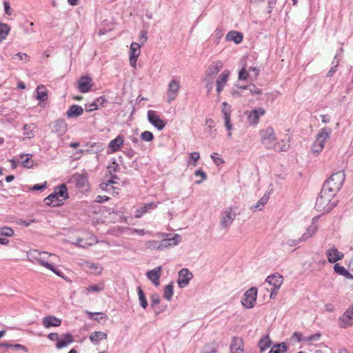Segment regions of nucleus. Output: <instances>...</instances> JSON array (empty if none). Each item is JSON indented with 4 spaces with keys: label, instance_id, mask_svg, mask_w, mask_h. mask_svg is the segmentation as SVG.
Returning <instances> with one entry per match:
<instances>
[{
    "label": "nucleus",
    "instance_id": "nucleus-28",
    "mask_svg": "<svg viewBox=\"0 0 353 353\" xmlns=\"http://www.w3.org/2000/svg\"><path fill=\"white\" fill-rule=\"evenodd\" d=\"M123 144V138L122 136L119 135L109 143L108 147L112 152H114L119 151Z\"/></svg>",
    "mask_w": 353,
    "mask_h": 353
},
{
    "label": "nucleus",
    "instance_id": "nucleus-61",
    "mask_svg": "<svg viewBox=\"0 0 353 353\" xmlns=\"http://www.w3.org/2000/svg\"><path fill=\"white\" fill-rule=\"evenodd\" d=\"M216 155H217V153H213L212 154L210 155L211 158L212 159L214 163L216 165H219L221 163H224V161L223 160V159L219 158V157H216Z\"/></svg>",
    "mask_w": 353,
    "mask_h": 353
},
{
    "label": "nucleus",
    "instance_id": "nucleus-51",
    "mask_svg": "<svg viewBox=\"0 0 353 353\" xmlns=\"http://www.w3.org/2000/svg\"><path fill=\"white\" fill-rule=\"evenodd\" d=\"M195 176H201V179L200 180H197L195 181V183L196 184H201L203 181L206 180L207 175L205 172H203L202 170H196L194 172Z\"/></svg>",
    "mask_w": 353,
    "mask_h": 353
},
{
    "label": "nucleus",
    "instance_id": "nucleus-38",
    "mask_svg": "<svg viewBox=\"0 0 353 353\" xmlns=\"http://www.w3.org/2000/svg\"><path fill=\"white\" fill-rule=\"evenodd\" d=\"M34 128H35V125L34 123L25 124L23 127V130L24 131L23 134L28 139L33 138L34 137V133L33 132Z\"/></svg>",
    "mask_w": 353,
    "mask_h": 353
},
{
    "label": "nucleus",
    "instance_id": "nucleus-63",
    "mask_svg": "<svg viewBox=\"0 0 353 353\" xmlns=\"http://www.w3.org/2000/svg\"><path fill=\"white\" fill-rule=\"evenodd\" d=\"M199 158H200V154L199 152H192L190 154V159L193 161V163H192V165H195L196 163L199 159Z\"/></svg>",
    "mask_w": 353,
    "mask_h": 353
},
{
    "label": "nucleus",
    "instance_id": "nucleus-24",
    "mask_svg": "<svg viewBox=\"0 0 353 353\" xmlns=\"http://www.w3.org/2000/svg\"><path fill=\"white\" fill-rule=\"evenodd\" d=\"M67 124L63 119H59L54 121V132L59 136H62L67 131Z\"/></svg>",
    "mask_w": 353,
    "mask_h": 353
},
{
    "label": "nucleus",
    "instance_id": "nucleus-55",
    "mask_svg": "<svg viewBox=\"0 0 353 353\" xmlns=\"http://www.w3.org/2000/svg\"><path fill=\"white\" fill-rule=\"evenodd\" d=\"M150 299H151L150 305L152 308H154L156 307V305H157L160 303V299H159V296L158 294H152L150 296Z\"/></svg>",
    "mask_w": 353,
    "mask_h": 353
},
{
    "label": "nucleus",
    "instance_id": "nucleus-30",
    "mask_svg": "<svg viewBox=\"0 0 353 353\" xmlns=\"http://www.w3.org/2000/svg\"><path fill=\"white\" fill-rule=\"evenodd\" d=\"M54 192L59 198H62V202L68 198V188L65 183L58 185Z\"/></svg>",
    "mask_w": 353,
    "mask_h": 353
},
{
    "label": "nucleus",
    "instance_id": "nucleus-9",
    "mask_svg": "<svg viewBox=\"0 0 353 353\" xmlns=\"http://www.w3.org/2000/svg\"><path fill=\"white\" fill-rule=\"evenodd\" d=\"M331 134L332 129L329 127H325L319 131L315 140V143H318L319 150H322L325 141L330 137Z\"/></svg>",
    "mask_w": 353,
    "mask_h": 353
},
{
    "label": "nucleus",
    "instance_id": "nucleus-17",
    "mask_svg": "<svg viewBox=\"0 0 353 353\" xmlns=\"http://www.w3.org/2000/svg\"><path fill=\"white\" fill-rule=\"evenodd\" d=\"M232 209L233 208L230 207L226 209L225 211L223 213L221 221V227L225 228L231 225L233 222L236 214L232 213Z\"/></svg>",
    "mask_w": 353,
    "mask_h": 353
},
{
    "label": "nucleus",
    "instance_id": "nucleus-41",
    "mask_svg": "<svg viewBox=\"0 0 353 353\" xmlns=\"http://www.w3.org/2000/svg\"><path fill=\"white\" fill-rule=\"evenodd\" d=\"M114 183H116L115 181L108 179L106 182L100 183L99 187L103 191L111 193L112 189H113V184Z\"/></svg>",
    "mask_w": 353,
    "mask_h": 353
},
{
    "label": "nucleus",
    "instance_id": "nucleus-42",
    "mask_svg": "<svg viewBox=\"0 0 353 353\" xmlns=\"http://www.w3.org/2000/svg\"><path fill=\"white\" fill-rule=\"evenodd\" d=\"M141 45L138 43L133 42L131 43L130 49V57H139L140 54Z\"/></svg>",
    "mask_w": 353,
    "mask_h": 353
},
{
    "label": "nucleus",
    "instance_id": "nucleus-32",
    "mask_svg": "<svg viewBox=\"0 0 353 353\" xmlns=\"http://www.w3.org/2000/svg\"><path fill=\"white\" fill-rule=\"evenodd\" d=\"M37 96L36 99L39 102H44L48 99V92L46 90V87L43 85H39L37 86Z\"/></svg>",
    "mask_w": 353,
    "mask_h": 353
},
{
    "label": "nucleus",
    "instance_id": "nucleus-5",
    "mask_svg": "<svg viewBox=\"0 0 353 353\" xmlns=\"http://www.w3.org/2000/svg\"><path fill=\"white\" fill-rule=\"evenodd\" d=\"M221 112L223 115L224 119V125L228 132V137L229 138L231 137L232 133L231 130H232V124L231 123V113H232V107L227 102L224 101L222 103Z\"/></svg>",
    "mask_w": 353,
    "mask_h": 353
},
{
    "label": "nucleus",
    "instance_id": "nucleus-45",
    "mask_svg": "<svg viewBox=\"0 0 353 353\" xmlns=\"http://www.w3.org/2000/svg\"><path fill=\"white\" fill-rule=\"evenodd\" d=\"M14 230L12 228L8 226H3L0 228V235L6 237H10L14 235Z\"/></svg>",
    "mask_w": 353,
    "mask_h": 353
},
{
    "label": "nucleus",
    "instance_id": "nucleus-62",
    "mask_svg": "<svg viewBox=\"0 0 353 353\" xmlns=\"http://www.w3.org/2000/svg\"><path fill=\"white\" fill-rule=\"evenodd\" d=\"M250 91L252 94H261L262 90L258 88L255 85L252 84L251 87H250Z\"/></svg>",
    "mask_w": 353,
    "mask_h": 353
},
{
    "label": "nucleus",
    "instance_id": "nucleus-53",
    "mask_svg": "<svg viewBox=\"0 0 353 353\" xmlns=\"http://www.w3.org/2000/svg\"><path fill=\"white\" fill-rule=\"evenodd\" d=\"M249 77L248 71L246 70L245 67H243L239 71V79L241 81L246 80Z\"/></svg>",
    "mask_w": 353,
    "mask_h": 353
},
{
    "label": "nucleus",
    "instance_id": "nucleus-49",
    "mask_svg": "<svg viewBox=\"0 0 353 353\" xmlns=\"http://www.w3.org/2000/svg\"><path fill=\"white\" fill-rule=\"evenodd\" d=\"M259 117L256 115V113L252 110L248 116V121L252 125L257 123L259 122Z\"/></svg>",
    "mask_w": 353,
    "mask_h": 353
},
{
    "label": "nucleus",
    "instance_id": "nucleus-8",
    "mask_svg": "<svg viewBox=\"0 0 353 353\" xmlns=\"http://www.w3.org/2000/svg\"><path fill=\"white\" fill-rule=\"evenodd\" d=\"M148 119L159 131L162 130L166 125V122L161 119L154 110L148 111Z\"/></svg>",
    "mask_w": 353,
    "mask_h": 353
},
{
    "label": "nucleus",
    "instance_id": "nucleus-46",
    "mask_svg": "<svg viewBox=\"0 0 353 353\" xmlns=\"http://www.w3.org/2000/svg\"><path fill=\"white\" fill-rule=\"evenodd\" d=\"M32 157L31 154H21L20 158L22 159L21 164L24 168H30L32 165H29V160Z\"/></svg>",
    "mask_w": 353,
    "mask_h": 353
},
{
    "label": "nucleus",
    "instance_id": "nucleus-21",
    "mask_svg": "<svg viewBox=\"0 0 353 353\" xmlns=\"http://www.w3.org/2000/svg\"><path fill=\"white\" fill-rule=\"evenodd\" d=\"M73 341L74 339L72 335L70 333H66L59 338L58 342L56 343V347L57 349L65 347Z\"/></svg>",
    "mask_w": 353,
    "mask_h": 353
},
{
    "label": "nucleus",
    "instance_id": "nucleus-19",
    "mask_svg": "<svg viewBox=\"0 0 353 353\" xmlns=\"http://www.w3.org/2000/svg\"><path fill=\"white\" fill-rule=\"evenodd\" d=\"M231 353H243V341L240 337L232 338L230 345Z\"/></svg>",
    "mask_w": 353,
    "mask_h": 353
},
{
    "label": "nucleus",
    "instance_id": "nucleus-7",
    "mask_svg": "<svg viewBox=\"0 0 353 353\" xmlns=\"http://www.w3.org/2000/svg\"><path fill=\"white\" fill-rule=\"evenodd\" d=\"M339 325L347 328L353 325V305H350L339 319Z\"/></svg>",
    "mask_w": 353,
    "mask_h": 353
},
{
    "label": "nucleus",
    "instance_id": "nucleus-39",
    "mask_svg": "<svg viewBox=\"0 0 353 353\" xmlns=\"http://www.w3.org/2000/svg\"><path fill=\"white\" fill-rule=\"evenodd\" d=\"M174 285L172 283L168 284L164 288L163 298L168 301H170L174 294Z\"/></svg>",
    "mask_w": 353,
    "mask_h": 353
},
{
    "label": "nucleus",
    "instance_id": "nucleus-2",
    "mask_svg": "<svg viewBox=\"0 0 353 353\" xmlns=\"http://www.w3.org/2000/svg\"><path fill=\"white\" fill-rule=\"evenodd\" d=\"M324 192H323V188L322 187L316 201L315 208L319 212L324 211L331 200L335 196L333 195V193H330L327 190H325Z\"/></svg>",
    "mask_w": 353,
    "mask_h": 353
},
{
    "label": "nucleus",
    "instance_id": "nucleus-6",
    "mask_svg": "<svg viewBox=\"0 0 353 353\" xmlns=\"http://www.w3.org/2000/svg\"><path fill=\"white\" fill-rule=\"evenodd\" d=\"M261 141L267 148H273L276 141V135L272 127H268L265 130L261 132Z\"/></svg>",
    "mask_w": 353,
    "mask_h": 353
},
{
    "label": "nucleus",
    "instance_id": "nucleus-47",
    "mask_svg": "<svg viewBox=\"0 0 353 353\" xmlns=\"http://www.w3.org/2000/svg\"><path fill=\"white\" fill-rule=\"evenodd\" d=\"M217 352V345L215 343H212L211 345H207L203 347L201 353H216Z\"/></svg>",
    "mask_w": 353,
    "mask_h": 353
},
{
    "label": "nucleus",
    "instance_id": "nucleus-10",
    "mask_svg": "<svg viewBox=\"0 0 353 353\" xmlns=\"http://www.w3.org/2000/svg\"><path fill=\"white\" fill-rule=\"evenodd\" d=\"M192 277L193 274L188 269L183 268L179 272V277L177 279L179 287L181 288L186 287L189 284Z\"/></svg>",
    "mask_w": 353,
    "mask_h": 353
},
{
    "label": "nucleus",
    "instance_id": "nucleus-26",
    "mask_svg": "<svg viewBox=\"0 0 353 353\" xmlns=\"http://www.w3.org/2000/svg\"><path fill=\"white\" fill-rule=\"evenodd\" d=\"M243 35L241 32L235 30L230 31L225 37L227 41H232L236 44L241 43L243 41Z\"/></svg>",
    "mask_w": 353,
    "mask_h": 353
},
{
    "label": "nucleus",
    "instance_id": "nucleus-14",
    "mask_svg": "<svg viewBox=\"0 0 353 353\" xmlns=\"http://www.w3.org/2000/svg\"><path fill=\"white\" fill-rule=\"evenodd\" d=\"M326 256L327 258V261L330 263H334L338 261L341 260L344 254L343 252H339L336 248L332 247L325 252Z\"/></svg>",
    "mask_w": 353,
    "mask_h": 353
},
{
    "label": "nucleus",
    "instance_id": "nucleus-33",
    "mask_svg": "<svg viewBox=\"0 0 353 353\" xmlns=\"http://www.w3.org/2000/svg\"><path fill=\"white\" fill-rule=\"evenodd\" d=\"M107 336H108L105 332L101 331H96L90 334V340L94 345H97L99 343L100 341L103 339H106Z\"/></svg>",
    "mask_w": 353,
    "mask_h": 353
},
{
    "label": "nucleus",
    "instance_id": "nucleus-18",
    "mask_svg": "<svg viewBox=\"0 0 353 353\" xmlns=\"http://www.w3.org/2000/svg\"><path fill=\"white\" fill-rule=\"evenodd\" d=\"M265 281L273 287H275L276 290L280 289L283 282V277L279 273H274L272 275L268 276Z\"/></svg>",
    "mask_w": 353,
    "mask_h": 353
},
{
    "label": "nucleus",
    "instance_id": "nucleus-3",
    "mask_svg": "<svg viewBox=\"0 0 353 353\" xmlns=\"http://www.w3.org/2000/svg\"><path fill=\"white\" fill-rule=\"evenodd\" d=\"M257 289L251 288L248 290L241 299V303L243 306L248 309L254 307L256 301Z\"/></svg>",
    "mask_w": 353,
    "mask_h": 353
},
{
    "label": "nucleus",
    "instance_id": "nucleus-64",
    "mask_svg": "<svg viewBox=\"0 0 353 353\" xmlns=\"http://www.w3.org/2000/svg\"><path fill=\"white\" fill-rule=\"evenodd\" d=\"M109 199H110V197L108 196L98 195L95 199V201L97 203H103L105 201H108Z\"/></svg>",
    "mask_w": 353,
    "mask_h": 353
},
{
    "label": "nucleus",
    "instance_id": "nucleus-31",
    "mask_svg": "<svg viewBox=\"0 0 353 353\" xmlns=\"http://www.w3.org/2000/svg\"><path fill=\"white\" fill-rule=\"evenodd\" d=\"M272 344V340L270 339L269 334L263 336L258 343V346L261 352L265 351Z\"/></svg>",
    "mask_w": 353,
    "mask_h": 353
},
{
    "label": "nucleus",
    "instance_id": "nucleus-12",
    "mask_svg": "<svg viewBox=\"0 0 353 353\" xmlns=\"http://www.w3.org/2000/svg\"><path fill=\"white\" fill-rule=\"evenodd\" d=\"M92 79L88 75L82 76L77 82V88L80 92L86 93L88 92L92 87Z\"/></svg>",
    "mask_w": 353,
    "mask_h": 353
},
{
    "label": "nucleus",
    "instance_id": "nucleus-48",
    "mask_svg": "<svg viewBox=\"0 0 353 353\" xmlns=\"http://www.w3.org/2000/svg\"><path fill=\"white\" fill-rule=\"evenodd\" d=\"M87 267L90 270L94 271L95 274H100L102 272V267L99 264H96L93 263H87Z\"/></svg>",
    "mask_w": 353,
    "mask_h": 353
},
{
    "label": "nucleus",
    "instance_id": "nucleus-20",
    "mask_svg": "<svg viewBox=\"0 0 353 353\" xmlns=\"http://www.w3.org/2000/svg\"><path fill=\"white\" fill-rule=\"evenodd\" d=\"M230 74L229 70H224L221 72V74L218 77L216 84V92L219 94L223 89L225 85L228 81V77Z\"/></svg>",
    "mask_w": 353,
    "mask_h": 353
},
{
    "label": "nucleus",
    "instance_id": "nucleus-22",
    "mask_svg": "<svg viewBox=\"0 0 353 353\" xmlns=\"http://www.w3.org/2000/svg\"><path fill=\"white\" fill-rule=\"evenodd\" d=\"M42 323L46 328L59 327L61 324V320L54 316H47L43 319Z\"/></svg>",
    "mask_w": 353,
    "mask_h": 353
},
{
    "label": "nucleus",
    "instance_id": "nucleus-16",
    "mask_svg": "<svg viewBox=\"0 0 353 353\" xmlns=\"http://www.w3.org/2000/svg\"><path fill=\"white\" fill-rule=\"evenodd\" d=\"M181 241V237L179 234H174L172 238L164 239L161 241V244L157 247V250H163V248L174 246Z\"/></svg>",
    "mask_w": 353,
    "mask_h": 353
},
{
    "label": "nucleus",
    "instance_id": "nucleus-1",
    "mask_svg": "<svg viewBox=\"0 0 353 353\" xmlns=\"http://www.w3.org/2000/svg\"><path fill=\"white\" fill-rule=\"evenodd\" d=\"M345 179L344 171H338L332 174L323 184V192L327 190L335 196L341 190Z\"/></svg>",
    "mask_w": 353,
    "mask_h": 353
},
{
    "label": "nucleus",
    "instance_id": "nucleus-59",
    "mask_svg": "<svg viewBox=\"0 0 353 353\" xmlns=\"http://www.w3.org/2000/svg\"><path fill=\"white\" fill-rule=\"evenodd\" d=\"M98 107H103L108 103L107 99L104 96H101L95 100Z\"/></svg>",
    "mask_w": 353,
    "mask_h": 353
},
{
    "label": "nucleus",
    "instance_id": "nucleus-56",
    "mask_svg": "<svg viewBox=\"0 0 353 353\" xmlns=\"http://www.w3.org/2000/svg\"><path fill=\"white\" fill-rule=\"evenodd\" d=\"M345 270L346 269L343 266L340 265L339 263H335L334 265V271L339 275L343 276Z\"/></svg>",
    "mask_w": 353,
    "mask_h": 353
},
{
    "label": "nucleus",
    "instance_id": "nucleus-40",
    "mask_svg": "<svg viewBox=\"0 0 353 353\" xmlns=\"http://www.w3.org/2000/svg\"><path fill=\"white\" fill-rule=\"evenodd\" d=\"M10 28L6 23H0V43L6 39Z\"/></svg>",
    "mask_w": 353,
    "mask_h": 353
},
{
    "label": "nucleus",
    "instance_id": "nucleus-60",
    "mask_svg": "<svg viewBox=\"0 0 353 353\" xmlns=\"http://www.w3.org/2000/svg\"><path fill=\"white\" fill-rule=\"evenodd\" d=\"M338 203H339L338 201H334L331 203H330L327 205V207L325 208L323 213H329L333 208L336 207V205H338Z\"/></svg>",
    "mask_w": 353,
    "mask_h": 353
},
{
    "label": "nucleus",
    "instance_id": "nucleus-27",
    "mask_svg": "<svg viewBox=\"0 0 353 353\" xmlns=\"http://www.w3.org/2000/svg\"><path fill=\"white\" fill-rule=\"evenodd\" d=\"M85 146L88 148L86 150L88 153L97 154L104 149V144L99 142H89Z\"/></svg>",
    "mask_w": 353,
    "mask_h": 353
},
{
    "label": "nucleus",
    "instance_id": "nucleus-4",
    "mask_svg": "<svg viewBox=\"0 0 353 353\" xmlns=\"http://www.w3.org/2000/svg\"><path fill=\"white\" fill-rule=\"evenodd\" d=\"M48 252H40L37 250H32L27 252V257L28 260L32 262L37 261L41 265L46 267V268H52V264L46 261L42 256L43 255H47Z\"/></svg>",
    "mask_w": 353,
    "mask_h": 353
},
{
    "label": "nucleus",
    "instance_id": "nucleus-13",
    "mask_svg": "<svg viewBox=\"0 0 353 353\" xmlns=\"http://www.w3.org/2000/svg\"><path fill=\"white\" fill-rule=\"evenodd\" d=\"M180 88L179 81L176 79H172L169 83L168 89V102L171 103L174 101L178 95V91Z\"/></svg>",
    "mask_w": 353,
    "mask_h": 353
},
{
    "label": "nucleus",
    "instance_id": "nucleus-29",
    "mask_svg": "<svg viewBox=\"0 0 353 353\" xmlns=\"http://www.w3.org/2000/svg\"><path fill=\"white\" fill-rule=\"evenodd\" d=\"M44 201L47 205L53 207L59 206L62 203V200H61L54 192L45 198Z\"/></svg>",
    "mask_w": 353,
    "mask_h": 353
},
{
    "label": "nucleus",
    "instance_id": "nucleus-43",
    "mask_svg": "<svg viewBox=\"0 0 353 353\" xmlns=\"http://www.w3.org/2000/svg\"><path fill=\"white\" fill-rule=\"evenodd\" d=\"M268 199L269 196L264 195L259 200V201L254 205L251 207V210L254 211H255L256 210H261L262 208L265 205V204L268 202Z\"/></svg>",
    "mask_w": 353,
    "mask_h": 353
},
{
    "label": "nucleus",
    "instance_id": "nucleus-54",
    "mask_svg": "<svg viewBox=\"0 0 353 353\" xmlns=\"http://www.w3.org/2000/svg\"><path fill=\"white\" fill-rule=\"evenodd\" d=\"M321 336V333L318 332L314 334H311L310 336L305 337L303 339V341L305 342L317 341L320 339Z\"/></svg>",
    "mask_w": 353,
    "mask_h": 353
},
{
    "label": "nucleus",
    "instance_id": "nucleus-11",
    "mask_svg": "<svg viewBox=\"0 0 353 353\" xmlns=\"http://www.w3.org/2000/svg\"><path fill=\"white\" fill-rule=\"evenodd\" d=\"M162 267L157 266L153 270L148 271L145 275L148 279L150 281L154 286L158 287L160 285V277Z\"/></svg>",
    "mask_w": 353,
    "mask_h": 353
},
{
    "label": "nucleus",
    "instance_id": "nucleus-57",
    "mask_svg": "<svg viewBox=\"0 0 353 353\" xmlns=\"http://www.w3.org/2000/svg\"><path fill=\"white\" fill-rule=\"evenodd\" d=\"M273 148L276 151L285 152L288 150L289 145L285 143H283L282 145H281L280 143H274Z\"/></svg>",
    "mask_w": 353,
    "mask_h": 353
},
{
    "label": "nucleus",
    "instance_id": "nucleus-36",
    "mask_svg": "<svg viewBox=\"0 0 353 353\" xmlns=\"http://www.w3.org/2000/svg\"><path fill=\"white\" fill-rule=\"evenodd\" d=\"M137 290L139 296V305L143 309H145L148 305L145 294L140 286L137 288Z\"/></svg>",
    "mask_w": 353,
    "mask_h": 353
},
{
    "label": "nucleus",
    "instance_id": "nucleus-52",
    "mask_svg": "<svg viewBox=\"0 0 353 353\" xmlns=\"http://www.w3.org/2000/svg\"><path fill=\"white\" fill-rule=\"evenodd\" d=\"M108 172L112 174V172H119V164L114 160L112 161V165H110L107 167Z\"/></svg>",
    "mask_w": 353,
    "mask_h": 353
},
{
    "label": "nucleus",
    "instance_id": "nucleus-15",
    "mask_svg": "<svg viewBox=\"0 0 353 353\" xmlns=\"http://www.w3.org/2000/svg\"><path fill=\"white\" fill-rule=\"evenodd\" d=\"M223 68V62L221 61H216V62L211 64L205 72V80L207 79H211L212 77L216 75L221 69Z\"/></svg>",
    "mask_w": 353,
    "mask_h": 353
},
{
    "label": "nucleus",
    "instance_id": "nucleus-23",
    "mask_svg": "<svg viewBox=\"0 0 353 353\" xmlns=\"http://www.w3.org/2000/svg\"><path fill=\"white\" fill-rule=\"evenodd\" d=\"M72 181L75 183L77 188L83 189L88 185V181L86 176L76 174L72 177Z\"/></svg>",
    "mask_w": 353,
    "mask_h": 353
},
{
    "label": "nucleus",
    "instance_id": "nucleus-25",
    "mask_svg": "<svg viewBox=\"0 0 353 353\" xmlns=\"http://www.w3.org/2000/svg\"><path fill=\"white\" fill-rule=\"evenodd\" d=\"M83 112V109L79 105H72L67 110L65 114L68 118H76L81 116Z\"/></svg>",
    "mask_w": 353,
    "mask_h": 353
},
{
    "label": "nucleus",
    "instance_id": "nucleus-58",
    "mask_svg": "<svg viewBox=\"0 0 353 353\" xmlns=\"http://www.w3.org/2000/svg\"><path fill=\"white\" fill-rule=\"evenodd\" d=\"M46 188V182H45L43 184H34L33 186H32L30 190L31 191H39V190H43Z\"/></svg>",
    "mask_w": 353,
    "mask_h": 353
},
{
    "label": "nucleus",
    "instance_id": "nucleus-50",
    "mask_svg": "<svg viewBox=\"0 0 353 353\" xmlns=\"http://www.w3.org/2000/svg\"><path fill=\"white\" fill-rule=\"evenodd\" d=\"M141 139L145 141L150 142L154 139V135L150 131H144L141 134Z\"/></svg>",
    "mask_w": 353,
    "mask_h": 353
},
{
    "label": "nucleus",
    "instance_id": "nucleus-35",
    "mask_svg": "<svg viewBox=\"0 0 353 353\" xmlns=\"http://www.w3.org/2000/svg\"><path fill=\"white\" fill-rule=\"evenodd\" d=\"M86 312L88 314V316L90 319L97 321L99 323L105 321L108 319L107 315L102 312Z\"/></svg>",
    "mask_w": 353,
    "mask_h": 353
},
{
    "label": "nucleus",
    "instance_id": "nucleus-37",
    "mask_svg": "<svg viewBox=\"0 0 353 353\" xmlns=\"http://www.w3.org/2000/svg\"><path fill=\"white\" fill-rule=\"evenodd\" d=\"M287 350V345L285 343H281L274 345L269 353H285Z\"/></svg>",
    "mask_w": 353,
    "mask_h": 353
},
{
    "label": "nucleus",
    "instance_id": "nucleus-34",
    "mask_svg": "<svg viewBox=\"0 0 353 353\" xmlns=\"http://www.w3.org/2000/svg\"><path fill=\"white\" fill-rule=\"evenodd\" d=\"M318 228L316 225H311L307 228V231L299 238L301 243L306 241L316 232Z\"/></svg>",
    "mask_w": 353,
    "mask_h": 353
},
{
    "label": "nucleus",
    "instance_id": "nucleus-44",
    "mask_svg": "<svg viewBox=\"0 0 353 353\" xmlns=\"http://www.w3.org/2000/svg\"><path fill=\"white\" fill-rule=\"evenodd\" d=\"M155 207L156 205L153 203L145 204L138 210L137 212L140 214H137L136 216L141 217L143 214L148 212L150 210L154 208Z\"/></svg>",
    "mask_w": 353,
    "mask_h": 353
}]
</instances>
